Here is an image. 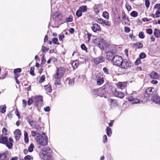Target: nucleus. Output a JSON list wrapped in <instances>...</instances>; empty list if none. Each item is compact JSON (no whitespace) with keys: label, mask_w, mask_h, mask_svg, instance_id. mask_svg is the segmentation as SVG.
Listing matches in <instances>:
<instances>
[{"label":"nucleus","mask_w":160,"mask_h":160,"mask_svg":"<svg viewBox=\"0 0 160 160\" xmlns=\"http://www.w3.org/2000/svg\"><path fill=\"white\" fill-rule=\"evenodd\" d=\"M52 150L49 147H45L42 150L40 154V157L44 160L50 159L52 155Z\"/></svg>","instance_id":"nucleus-1"},{"label":"nucleus","mask_w":160,"mask_h":160,"mask_svg":"<svg viewBox=\"0 0 160 160\" xmlns=\"http://www.w3.org/2000/svg\"><path fill=\"white\" fill-rule=\"evenodd\" d=\"M36 141L38 145L44 146L48 144V138L44 133L42 132L39 137H37Z\"/></svg>","instance_id":"nucleus-2"},{"label":"nucleus","mask_w":160,"mask_h":160,"mask_svg":"<svg viewBox=\"0 0 160 160\" xmlns=\"http://www.w3.org/2000/svg\"><path fill=\"white\" fill-rule=\"evenodd\" d=\"M94 42L101 49H105L110 45L108 42L102 38H96L94 40Z\"/></svg>","instance_id":"nucleus-3"},{"label":"nucleus","mask_w":160,"mask_h":160,"mask_svg":"<svg viewBox=\"0 0 160 160\" xmlns=\"http://www.w3.org/2000/svg\"><path fill=\"white\" fill-rule=\"evenodd\" d=\"M65 71V69L64 68L62 67L58 68L56 73L54 75V78L56 79H60L62 77Z\"/></svg>","instance_id":"nucleus-4"},{"label":"nucleus","mask_w":160,"mask_h":160,"mask_svg":"<svg viewBox=\"0 0 160 160\" xmlns=\"http://www.w3.org/2000/svg\"><path fill=\"white\" fill-rule=\"evenodd\" d=\"M122 61L123 59L122 57L118 55L115 56L112 59V62L113 64L118 66H120Z\"/></svg>","instance_id":"nucleus-5"},{"label":"nucleus","mask_w":160,"mask_h":160,"mask_svg":"<svg viewBox=\"0 0 160 160\" xmlns=\"http://www.w3.org/2000/svg\"><path fill=\"white\" fill-rule=\"evenodd\" d=\"M131 66V62L127 60H123V61L122 62V64L120 65L121 68L124 69H128L130 68Z\"/></svg>","instance_id":"nucleus-6"},{"label":"nucleus","mask_w":160,"mask_h":160,"mask_svg":"<svg viewBox=\"0 0 160 160\" xmlns=\"http://www.w3.org/2000/svg\"><path fill=\"white\" fill-rule=\"evenodd\" d=\"M136 94L135 92H134L132 93V96H130L128 97V100L130 102H132L133 104L137 103H140V101L138 99L136 98H137V97L135 94Z\"/></svg>","instance_id":"nucleus-7"},{"label":"nucleus","mask_w":160,"mask_h":160,"mask_svg":"<svg viewBox=\"0 0 160 160\" xmlns=\"http://www.w3.org/2000/svg\"><path fill=\"white\" fill-rule=\"evenodd\" d=\"M0 142L4 144L9 149H11L12 147V143L11 142H8V139L6 137H3L2 140H0Z\"/></svg>","instance_id":"nucleus-8"},{"label":"nucleus","mask_w":160,"mask_h":160,"mask_svg":"<svg viewBox=\"0 0 160 160\" xmlns=\"http://www.w3.org/2000/svg\"><path fill=\"white\" fill-rule=\"evenodd\" d=\"M34 102L36 103L37 106L41 105L42 103V98L41 96L33 97Z\"/></svg>","instance_id":"nucleus-9"},{"label":"nucleus","mask_w":160,"mask_h":160,"mask_svg":"<svg viewBox=\"0 0 160 160\" xmlns=\"http://www.w3.org/2000/svg\"><path fill=\"white\" fill-rule=\"evenodd\" d=\"M99 93L98 96L100 97H103L105 98H106V91L105 90V87L103 86L102 88H98Z\"/></svg>","instance_id":"nucleus-10"},{"label":"nucleus","mask_w":160,"mask_h":160,"mask_svg":"<svg viewBox=\"0 0 160 160\" xmlns=\"http://www.w3.org/2000/svg\"><path fill=\"white\" fill-rule=\"evenodd\" d=\"M91 28L92 31L94 32H100L102 30L100 26L97 23L93 24Z\"/></svg>","instance_id":"nucleus-11"},{"label":"nucleus","mask_w":160,"mask_h":160,"mask_svg":"<svg viewBox=\"0 0 160 160\" xmlns=\"http://www.w3.org/2000/svg\"><path fill=\"white\" fill-rule=\"evenodd\" d=\"M151 100L153 102L160 105V97L157 95H154L151 98Z\"/></svg>","instance_id":"nucleus-12"},{"label":"nucleus","mask_w":160,"mask_h":160,"mask_svg":"<svg viewBox=\"0 0 160 160\" xmlns=\"http://www.w3.org/2000/svg\"><path fill=\"white\" fill-rule=\"evenodd\" d=\"M115 52V51L113 50L108 51L106 52V58L108 60H111L112 57L114 55Z\"/></svg>","instance_id":"nucleus-13"},{"label":"nucleus","mask_w":160,"mask_h":160,"mask_svg":"<svg viewBox=\"0 0 160 160\" xmlns=\"http://www.w3.org/2000/svg\"><path fill=\"white\" fill-rule=\"evenodd\" d=\"M113 93L116 97L121 98H123L124 96V94L122 92L118 91L116 90H115L113 92Z\"/></svg>","instance_id":"nucleus-14"},{"label":"nucleus","mask_w":160,"mask_h":160,"mask_svg":"<svg viewBox=\"0 0 160 160\" xmlns=\"http://www.w3.org/2000/svg\"><path fill=\"white\" fill-rule=\"evenodd\" d=\"M127 83L126 82H118L116 85L119 88L122 89L125 88L127 85Z\"/></svg>","instance_id":"nucleus-15"},{"label":"nucleus","mask_w":160,"mask_h":160,"mask_svg":"<svg viewBox=\"0 0 160 160\" xmlns=\"http://www.w3.org/2000/svg\"><path fill=\"white\" fill-rule=\"evenodd\" d=\"M14 134L16 140H18L20 138L21 135V131L19 129H17L14 131Z\"/></svg>","instance_id":"nucleus-16"},{"label":"nucleus","mask_w":160,"mask_h":160,"mask_svg":"<svg viewBox=\"0 0 160 160\" xmlns=\"http://www.w3.org/2000/svg\"><path fill=\"white\" fill-rule=\"evenodd\" d=\"M104 60V58L103 56H100L95 58L94 61L96 64H98L103 62Z\"/></svg>","instance_id":"nucleus-17"},{"label":"nucleus","mask_w":160,"mask_h":160,"mask_svg":"<svg viewBox=\"0 0 160 160\" xmlns=\"http://www.w3.org/2000/svg\"><path fill=\"white\" fill-rule=\"evenodd\" d=\"M103 77L101 76L98 77L97 79V84L98 85H100L104 82Z\"/></svg>","instance_id":"nucleus-18"},{"label":"nucleus","mask_w":160,"mask_h":160,"mask_svg":"<svg viewBox=\"0 0 160 160\" xmlns=\"http://www.w3.org/2000/svg\"><path fill=\"white\" fill-rule=\"evenodd\" d=\"M154 91V89L153 88L150 87L148 88L145 90L146 93L148 95H152Z\"/></svg>","instance_id":"nucleus-19"},{"label":"nucleus","mask_w":160,"mask_h":160,"mask_svg":"<svg viewBox=\"0 0 160 160\" xmlns=\"http://www.w3.org/2000/svg\"><path fill=\"white\" fill-rule=\"evenodd\" d=\"M151 78H152L157 79L158 78V74L156 72H152L149 75Z\"/></svg>","instance_id":"nucleus-20"},{"label":"nucleus","mask_w":160,"mask_h":160,"mask_svg":"<svg viewBox=\"0 0 160 160\" xmlns=\"http://www.w3.org/2000/svg\"><path fill=\"white\" fill-rule=\"evenodd\" d=\"M154 34L156 38H159L160 37V30L158 29H155Z\"/></svg>","instance_id":"nucleus-21"},{"label":"nucleus","mask_w":160,"mask_h":160,"mask_svg":"<svg viewBox=\"0 0 160 160\" xmlns=\"http://www.w3.org/2000/svg\"><path fill=\"white\" fill-rule=\"evenodd\" d=\"M67 81H68V84L72 86L73 85L74 82V78H67L66 79Z\"/></svg>","instance_id":"nucleus-22"},{"label":"nucleus","mask_w":160,"mask_h":160,"mask_svg":"<svg viewBox=\"0 0 160 160\" xmlns=\"http://www.w3.org/2000/svg\"><path fill=\"white\" fill-rule=\"evenodd\" d=\"M41 133H37L36 132L32 131H31V134L34 137H35V139L36 140V138L37 137H38L40 135Z\"/></svg>","instance_id":"nucleus-23"},{"label":"nucleus","mask_w":160,"mask_h":160,"mask_svg":"<svg viewBox=\"0 0 160 160\" xmlns=\"http://www.w3.org/2000/svg\"><path fill=\"white\" fill-rule=\"evenodd\" d=\"M28 122L30 125L32 127H34L37 123L36 121L32 120H29L28 121Z\"/></svg>","instance_id":"nucleus-24"},{"label":"nucleus","mask_w":160,"mask_h":160,"mask_svg":"<svg viewBox=\"0 0 160 160\" xmlns=\"http://www.w3.org/2000/svg\"><path fill=\"white\" fill-rule=\"evenodd\" d=\"M79 65V62L78 61H75L72 63V66L74 69L77 68Z\"/></svg>","instance_id":"nucleus-25"},{"label":"nucleus","mask_w":160,"mask_h":160,"mask_svg":"<svg viewBox=\"0 0 160 160\" xmlns=\"http://www.w3.org/2000/svg\"><path fill=\"white\" fill-rule=\"evenodd\" d=\"M44 88L46 91L49 92H51L52 91L51 86L49 84L45 85Z\"/></svg>","instance_id":"nucleus-26"},{"label":"nucleus","mask_w":160,"mask_h":160,"mask_svg":"<svg viewBox=\"0 0 160 160\" xmlns=\"http://www.w3.org/2000/svg\"><path fill=\"white\" fill-rule=\"evenodd\" d=\"M107 134L108 137L111 136L112 134V130L111 128L108 127L106 129Z\"/></svg>","instance_id":"nucleus-27"},{"label":"nucleus","mask_w":160,"mask_h":160,"mask_svg":"<svg viewBox=\"0 0 160 160\" xmlns=\"http://www.w3.org/2000/svg\"><path fill=\"white\" fill-rule=\"evenodd\" d=\"M87 7L86 6H82L80 7L79 9L82 12H84L87 11Z\"/></svg>","instance_id":"nucleus-28"},{"label":"nucleus","mask_w":160,"mask_h":160,"mask_svg":"<svg viewBox=\"0 0 160 160\" xmlns=\"http://www.w3.org/2000/svg\"><path fill=\"white\" fill-rule=\"evenodd\" d=\"M111 105L112 106H117L118 105L116 100L114 99H111L110 101Z\"/></svg>","instance_id":"nucleus-29"},{"label":"nucleus","mask_w":160,"mask_h":160,"mask_svg":"<svg viewBox=\"0 0 160 160\" xmlns=\"http://www.w3.org/2000/svg\"><path fill=\"white\" fill-rule=\"evenodd\" d=\"M6 106L2 105L0 106V111L2 113H4L6 112Z\"/></svg>","instance_id":"nucleus-30"},{"label":"nucleus","mask_w":160,"mask_h":160,"mask_svg":"<svg viewBox=\"0 0 160 160\" xmlns=\"http://www.w3.org/2000/svg\"><path fill=\"white\" fill-rule=\"evenodd\" d=\"M109 14L108 13L106 12H104L103 13L102 16L105 19H108L109 18Z\"/></svg>","instance_id":"nucleus-31"},{"label":"nucleus","mask_w":160,"mask_h":160,"mask_svg":"<svg viewBox=\"0 0 160 160\" xmlns=\"http://www.w3.org/2000/svg\"><path fill=\"white\" fill-rule=\"evenodd\" d=\"M102 25H106V26H107L108 27L109 26H111V23L110 22L108 21H107V20H104L103 22V24H102Z\"/></svg>","instance_id":"nucleus-32"},{"label":"nucleus","mask_w":160,"mask_h":160,"mask_svg":"<svg viewBox=\"0 0 160 160\" xmlns=\"http://www.w3.org/2000/svg\"><path fill=\"white\" fill-rule=\"evenodd\" d=\"M34 147V145L32 144H31L30 146L28 148V151L29 152H32L33 151V148Z\"/></svg>","instance_id":"nucleus-33"},{"label":"nucleus","mask_w":160,"mask_h":160,"mask_svg":"<svg viewBox=\"0 0 160 160\" xmlns=\"http://www.w3.org/2000/svg\"><path fill=\"white\" fill-rule=\"evenodd\" d=\"M76 14L78 17H80L82 15V12L79 9L77 11Z\"/></svg>","instance_id":"nucleus-34"},{"label":"nucleus","mask_w":160,"mask_h":160,"mask_svg":"<svg viewBox=\"0 0 160 160\" xmlns=\"http://www.w3.org/2000/svg\"><path fill=\"white\" fill-rule=\"evenodd\" d=\"M130 15L132 17H136L138 16V13L136 11H133L130 13Z\"/></svg>","instance_id":"nucleus-35"},{"label":"nucleus","mask_w":160,"mask_h":160,"mask_svg":"<svg viewBox=\"0 0 160 160\" xmlns=\"http://www.w3.org/2000/svg\"><path fill=\"white\" fill-rule=\"evenodd\" d=\"M58 39L55 38H53L52 39V42L53 43L58 45L59 43L58 42Z\"/></svg>","instance_id":"nucleus-36"},{"label":"nucleus","mask_w":160,"mask_h":160,"mask_svg":"<svg viewBox=\"0 0 160 160\" xmlns=\"http://www.w3.org/2000/svg\"><path fill=\"white\" fill-rule=\"evenodd\" d=\"M33 159L32 157L29 155L25 156L24 158L25 160H32Z\"/></svg>","instance_id":"nucleus-37"},{"label":"nucleus","mask_w":160,"mask_h":160,"mask_svg":"<svg viewBox=\"0 0 160 160\" xmlns=\"http://www.w3.org/2000/svg\"><path fill=\"white\" fill-rule=\"evenodd\" d=\"M33 101H34V100L32 97V98H29L28 101V105H30Z\"/></svg>","instance_id":"nucleus-38"},{"label":"nucleus","mask_w":160,"mask_h":160,"mask_svg":"<svg viewBox=\"0 0 160 160\" xmlns=\"http://www.w3.org/2000/svg\"><path fill=\"white\" fill-rule=\"evenodd\" d=\"M92 93L94 95L98 96L99 93L98 89L93 90L92 91Z\"/></svg>","instance_id":"nucleus-39"},{"label":"nucleus","mask_w":160,"mask_h":160,"mask_svg":"<svg viewBox=\"0 0 160 160\" xmlns=\"http://www.w3.org/2000/svg\"><path fill=\"white\" fill-rule=\"evenodd\" d=\"M115 19L116 22H119L120 21V18L118 14L116 15Z\"/></svg>","instance_id":"nucleus-40"},{"label":"nucleus","mask_w":160,"mask_h":160,"mask_svg":"<svg viewBox=\"0 0 160 160\" xmlns=\"http://www.w3.org/2000/svg\"><path fill=\"white\" fill-rule=\"evenodd\" d=\"M155 13L156 18H158L160 17V8L156 11Z\"/></svg>","instance_id":"nucleus-41"},{"label":"nucleus","mask_w":160,"mask_h":160,"mask_svg":"<svg viewBox=\"0 0 160 160\" xmlns=\"http://www.w3.org/2000/svg\"><path fill=\"white\" fill-rule=\"evenodd\" d=\"M122 18L124 20H127L128 19V18L127 17V16H126V14L124 12H123L122 13Z\"/></svg>","instance_id":"nucleus-42"},{"label":"nucleus","mask_w":160,"mask_h":160,"mask_svg":"<svg viewBox=\"0 0 160 160\" xmlns=\"http://www.w3.org/2000/svg\"><path fill=\"white\" fill-rule=\"evenodd\" d=\"M7 155L6 154L4 153L2 155H0V160H2L6 158Z\"/></svg>","instance_id":"nucleus-43"},{"label":"nucleus","mask_w":160,"mask_h":160,"mask_svg":"<svg viewBox=\"0 0 160 160\" xmlns=\"http://www.w3.org/2000/svg\"><path fill=\"white\" fill-rule=\"evenodd\" d=\"M81 47L82 50H84L86 52H87V49L84 44H82L81 46Z\"/></svg>","instance_id":"nucleus-44"},{"label":"nucleus","mask_w":160,"mask_h":160,"mask_svg":"<svg viewBox=\"0 0 160 160\" xmlns=\"http://www.w3.org/2000/svg\"><path fill=\"white\" fill-rule=\"evenodd\" d=\"M136 45L139 48H142L143 47V44L141 43H136Z\"/></svg>","instance_id":"nucleus-45"},{"label":"nucleus","mask_w":160,"mask_h":160,"mask_svg":"<svg viewBox=\"0 0 160 160\" xmlns=\"http://www.w3.org/2000/svg\"><path fill=\"white\" fill-rule=\"evenodd\" d=\"M139 38L143 39L144 38L143 32H140L139 33Z\"/></svg>","instance_id":"nucleus-46"},{"label":"nucleus","mask_w":160,"mask_h":160,"mask_svg":"<svg viewBox=\"0 0 160 160\" xmlns=\"http://www.w3.org/2000/svg\"><path fill=\"white\" fill-rule=\"evenodd\" d=\"M22 71L21 69L20 68H18L14 69V73L15 74L18 72H20Z\"/></svg>","instance_id":"nucleus-47"},{"label":"nucleus","mask_w":160,"mask_h":160,"mask_svg":"<svg viewBox=\"0 0 160 160\" xmlns=\"http://www.w3.org/2000/svg\"><path fill=\"white\" fill-rule=\"evenodd\" d=\"M139 57L140 59H143L145 58L146 54L144 53H141L140 54Z\"/></svg>","instance_id":"nucleus-48"},{"label":"nucleus","mask_w":160,"mask_h":160,"mask_svg":"<svg viewBox=\"0 0 160 160\" xmlns=\"http://www.w3.org/2000/svg\"><path fill=\"white\" fill-rule=\"evenodd\" d=\"M145 4L147 8H148L149 7L150 2L149 0H145Z\"/></svg>","instance_id":"nucleus-49"},{"label":"nucleus","mask_w":160,"mask_h":160,"mask_svg":"<svg viewBox=\"0 0 160 160\" xmlns=\"http://www.w3.org/2000/svg\"><path fill=\"white\" fill-rule=\"evenodd\" d=\"M45 79V77L44 75H42L40 78L39 82L40 83H42L44 82Z\"/></svg>","instance_id":"nucleus-50"},{"label":"nucleus","mask_w":160,"mask_h":160,"mask_svg":"<svg viewBox=\"0 0 160 160\" xmlns=\"http://www.w3.org/2000/svg\"><path fill=\"white\" fill-rule=\"evenodd\" d=\"M146 32L148 34H151L152 33V30L151 29H146Z\"/></svg>","instance_id":"nucleus-51"},{"label":"nucleus","mask_w":160,"mask_h":160,"mask_svg":"<svg viewBox=\"0 0 160 160\" xmlns=\"http://www.w3.org/2000/svg\"><path fill=\"white\" fill-rule=\"evenodd\" d=\"M67 22H71L72 21V17L71 16H70L68 18L66 19Z\"/></svg>","instance_id":"nucleus-52"},{"label":"nucleus","mask_w":160,"mask_h":160,"mask_svg":"<svg viewBox=\"0 0 160 160\" xmlns=\"http://www.w3.org/2000/svg\"><path fill=\"white\" fill-rule=\"evenodd\" d=\"M49 49V48L48 49L46 47L42 46V50L43 52H46L48 51Z\"/></svg>","instance_id":"nucleus-53"},{"label":"nucleus","mask_w":160,"mask_h":160,"mask_svg":"<svg viewBox=\"0 0 160 160\" xmlns=\"http://www.w3.org/2000/svg\"><path fill=\"white\" fill-rule=\"evenodd\" d=\"M22 101V106L23 108H25L27 105V102L26 100L23 99Z\"/></svg>","instance_id":"nucleus-54"},{"label":"nucleus","mask_w":160,"mask_h":160,"mask_svg":"<svg viewBox=\"0 0 160 160\" xmlns=\"http://www.w3.org/2000/svg\"><path fill=\"white\" fill-rule=\"evenodd\" d=\"M2 132L5 135H6L8 134L7 130V129L5 128L3 129Z\"/></svg>","instance_id":"nucleus-55"},{"label":"nucleus","mask_w":160,"mask_h":160,"mask_svg":"<svg viewBox=\"0 0 160 160\" xmlns=\"http://www.w3.org/2000/svg\"><path fill=\"white\" fill-rule=\"evenodd\" d=\"M103 140L104 143L107 142V137L106 135H104L103 137Z\"/></svg>","instance_id":"nucleus-56"},{"label":"nucleus","mask_w":160,"mask_h":160,"mask_svg":"<svg viewBox=\"0 0 160 160\" xmlns=\"http://www.w3.org/2000/svg\"><path fill=\"white\" fill-rule=\"evenodd\" d=\"M130 30V29L128 27H126L124 28V31L125 32H128Z\"/></svg>","instance_id":"nucleus-57"},{"label":"nucleus","mask_w":160,"mask_h":160,"mask_svg":"<svg viewBox=\"0 0 160 160\" xmlns=\"http://www.w3.org/2000/svg\"><path fill=\"white\" fill-rule=\"evenodd\" d=\"M140 63V59L139 58H138L135 62V64L137 65L139 64Z\"/></svg>","instance_id":"nucleus-58"},{"label":"nucleus","mask_w":160,"mask_h":160,"mask_svg":"<svg viewBox=\"0 0 160 160\" xmlns=\"http://www.w3.org/2000/svg\"><path fill=\"white\" fill-rule=\"evenodd\" d=\"M154 8L155 9H159V8H160V3L159 4H155L154 7Z\"/></svg>","instance_id":"nucleus-59"},{"label":"nucleus","mask_w":160,"mask_h":160,"mask_svg":"<svg viewBox=\"0 0 160 160\" xmlns=\"http://www.w3.org/2000/svg\"><path fill=\"white\" fill-rule=\"evenodd\" d=\"M54 84L55 85H59L61 84V82L59 80H56L55 81Z\"/></svg>","instance_id":"nucleus-60"},{"label":"nucleus","mask_w":160,"mask_h":160,"mask_svg":"<svg viewBox=\"0 0 160 160\" xmlns=\"http://www.w3.org/2000/svg\"><path fill=\"white\" fill-rule=\"evenodd\" d=\"M44 110L46 112H48L50 110V108L49 107H47L44 108Z\"/></svg>","instance_id":"nucleus-61"},{"label":"nucleus","mask_w":160,"mask_h":160,"mask_svg":"<svg viewBox=\"0 0 160 160\" xmlns=\"http://www.w3.org/2000/svg\"><path fill=\"white\" fill-rule=\"evenodd\" d=\"M74 29L72 28H70V29L69 30V32L71 34H72L73 33V32H74Z\"/></svg>","instance_id":"nucleus-62"},{"label":"nucleus","mask_w":160,"mask_h":160,"mask_svg":"<svg viewBox=\"0 0 160 160\" xmlns=\"http://www.w3.org/2000/svg\"><path fill=\"white\" fill-rule=\"evenodd\" d=\"M19 76V75L18 74L15 73V76L14 77L15 78V80L16 81H17L18 80V78Z\"/></svg>","instance_id":"nucleus-63"},{"label":"nucleus","mask_w":160,"mask_h":160,"mask_svg":"<svg viewBox=\"0 0 160 160\" xmlns=\"http://www.w3.org/2000/svg\"><path fill=\"white\" fill-rule=\"evenodd\" d=\"M104 20L100 18L99 19V21L98 22V23H99L100 24H103Z\"/></svg>","instance_id":"nucleus-64"}]
</instances>
